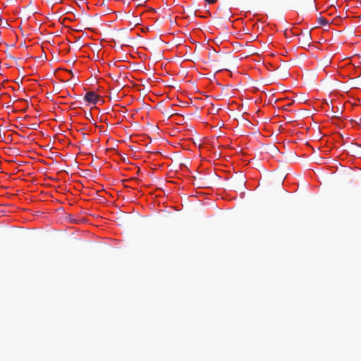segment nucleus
<instances>
[{"label": "nucleus", "instance_id": "f257e3e1", "mask_svg": "<svg viewBox=\"0 0 361 361\" xmlns=\"http://www.w3.org/2000/svg\"><path fill=\"white\" fill-rule=\"evenodd\" d=\"M228 181L229 188L234 191L243 189L245 185V178L242 174L231 176V177L227 176Z\"/></svg>", "mask_w": 361, "mask_h": 361}, {"label": "nucleus", "instance_id": "f03ea898", "mask_svg": "<svg viewBox=\"0 0 361 361\" xmlns=\"http://www.w3.org/2000/svg\"><path fill=\"white\" fill-rule=\"evenodd\" d=\"M228 61L229 68H227V73L230 72L231 76H232L233 72L235 71L238 69L239 59H238L236 57L233 56H229L228 58H227V62Z\"/></svg>", "mask_w": 361, "mask_h": 361}, {"label": "nucleus", "instance_id": "7ed1b4c3", "mask_svg": "<svg viewBox=\"0 0 361 361\" xmlns=\"http://www.w3.org/2000/svg\"><path fill=\"white\" fill-rule=\"evenodd\" d=\"M99 98L94 92H88L85 95V100L89 103L96 104Z\"/></svg>", "mask_w": 361, "mask_h": 361}, {"label": "nucleus", "instance_id": "20e7f679", "mask_svg": "<svg viewBox=\"0 0 361 361\" xmlns=\"http://www.w3.org/2000/svg\"><path fill=\"white\" fill-rule=\"evenodd\" d=\"M302 37L299 39L300 43L302 46H310L312 40L310 32H306L305 34L302 33Z\"/></svg>", "mask_w": 361, "mask_h": 361}, {"label": "nucleus", "instance_id": "39448f33", "mask_svg": "<svg viewBox=\"0 0 361 361\" xmlns=\"http://www.w3.org/2000/svg\"><path fill=\"white\" fill-rule=\"evenodd\" d=\"M227 106L229 109L234 110L235 109H236L237 104L233 101H230L229 99L227 101Z\"/></svg>", "mask_w": 361, "mask_h": 361}, {"label": "nucleus", "instance_id": "423d86ee", "mask_svg": "<svg viewBox=\"0 0 361 361\" xmlns=\"http://www.w3.org/2000/svg\"><path fill=\"white\" fill-rule=\"evenodd\" d=\"M317 20H318L319 24L321 25H326L329 23V21L326 18H324V17H322V16L319 17Z\"/></svg>", "mask_w": 361, "mask_h": 361}, {"label": "nucleus", "instance_id": "0eeeda50", "mask_svg": "<svg viewBox=\"0 0 361 361\" xmlns=\"http://www.w3.org/2000/svg\"><path fill=\"white\" fill-rule=\"evenodd\" d=\"M230 25L232 27H233V21H231V20L227 21V25H226L227 30H229Z\"/></svg>", "mask_w": 361, "mask_h": 361}, {"label": "nucleus", "instance_id": "6e6552de", "mask_svg": "<svg viewBox=\"0 0 361 361\" xmlns=\"http://www.w3.org/2000/svg\"><path fill=\"white\" fill-rule=\"evenodd\" d=\"M341 114V112H339L338 109L337 111L334 112V114L332 116V117L339 118Z\"/></svg>", "mask_w": 361, "mask_h": 361}, {"label": "nucleus", "instance_id": "1a4fd4ad", "mask_svg": "<svg viewBox=\"0 0 361 361\" xmlns=\"http://www.w3.org/2000/svg\"><path fill=\"white\" fill-rule=\"evenodd\" d=\"M207 3L209 4H214L217 1V0H204Z\"/></svg>", "mask_w": 361, "mask_h": 361}, {"label": "nucleus", "instance_id": "9d476101", "mask_svg": "<svg viewBox=\"0 0 361 361\" xmlns=\"http://www.w3.org/2000/svg\"><path fill=\"white\" fill-rule=\"evenodd\" d=\"M359 156L361 157V151L357 152Z\"/></svg>", "mask_w": 361, "mask_h": 361}, {"label": "nucleus", "instance_id": "9b49d317", "mask_svg": "<svg viewBox=\"0 0 361 361\" xmlns=\"http://www.w3.org/2000/svg\"><path fill=\"white\" fill-rule=\"evenodd\" d=\"M356 146L358 147H361V145H357L356 144Z\"/></svg>", "mask_w": 361, "mask_h": 361}, {"label": "nucleus", "instance_id": "f8f14e48", "mask_svg": "<svg viewBox=\"0 0 361 361\" xmlns=\"http://www.w3.org/2000/svg\"><path fill=\"white\" fill-rule=\"evenodd\" d=\"M238 46L236 47V44H234V48L237 49Z\"/></svg>", "mask_w": 361, "mask_h": 361}, {"label": "nucleus", "instance_id": "ddd939ff", "mask_svg": "<svg viewBox=\"0 0 361 361\" xmlns=\"http://www.w3.org/2000/svg\"><path fill=\"white\" fill-rule=\"evenodd\" d=\"M32 129H35V125H32Z\"/></svg>", "mask_w": 361, "mask_h": 361}, {"label": "nucleus", "instance_id": "4468645a", "mask_svg": "<svg viewBox=\"0 0 361 361\" xmlns=\"http://www.w3.org/2000/svg\"><path fill=\"white\" fill-rule=\"evenodd\" d=\"M32 129H35V125H32Z\"/></svg>", "mask_w": 361, "mask_h": 361}]
</instances>
